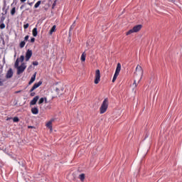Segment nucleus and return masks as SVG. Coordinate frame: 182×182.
<instances>
[{
    "label": "nucleus",
    "mask_w": 182,
    "mask_h": 182,
    "mask_svg": "<svg viewBox=\"0 0 182 182\" xmlns=\"http://www.w3.org/2000/svg\"><path fill=\"white\" fill-rule=\"evenodd\" d=\"M15 68L17 69V75H21V73H23L25 69H26V64L25 63H22L21 66H19V58H18L14 63Z\"/></svg>",
    "instance_id": "1"
},
{
    "label": "nucleus",
    "mask_w": 182,
    "mask_h": 182,
    "mask_svg": "<svg viewBox=\"0 0 182 182\" xmlns=\"http://www.w3.org/2000/svg\"><path fill=\"white\" fill-rule=\"evenodd\" d=\"M108 107H109V99L105 98L103 100L102 104L101 105V107L100 108V114H103V113H106Z\"/></svg>",
    "instance_id": "2"
},
{
    "label": "nucleus",
    "mask_w": 182,
    "mask_h": 182,
    "mask_svg": "<svg viewBox=\"0 0 182 182\" xmlns=\"http://www.w3.org/2000/svg\"><path fill=\"white\" fill-rule=\"evenodd\" d=\"M120 70H122V64L120 63H117V68L114 73V75L112 78V82L114 83L116 82V79H117V76H119L120 73Z\"/></svg>",
    "instance_id": "3"
},
{
    "label": "nucleus",
    "mask_w": 182,
    "mask_h": 182,
    "mask_svg": "<svg viewBox=\"0 0 182 182\" xmlns=\"http://www.w3.org/2000/svg\"><path fill=\"white\" fill-rule=\"evenodd\" d=\"M140 75V78L138 81V83H140V81L141 80V77L143 76V68H141V66L137 65L136 68V72L134 73V75Z\"/></svg>",
    "instance_id": "4"
},
{
    "label": "nucleus",
    "mask_w": 182,
    "mask_h": 182,
    "mask_svg": "<svg viewBox=\"0 0 182 182\" xmlns=\"http://www.w3.org/2000/svg\"><path fill=\"white\" fill-rule=\"evenodd\" d=\"M99 82H100V70H96L94 83L97 85L99 84Z\"/></svg>",
    "instance_id": "5"
},
{
    "label": "nucleus",
    "mask_w": 182,
    "mask_h": 182,
    "mask_svg": "<svg viewBox=\"0 0 182 182\" xmlns=\"http://www.w3.org/2000/svg\"><path fill=\"white\" fill-rule=\"evenodd\" d=\"M32 50L28 49L26 53V61L28 62L31 58H32Z\"/></svg>",
    "instance_id": "6"
},
{
    "label": "nucleus",
    "mask_w": 182,
    "mask_h": 182,
    "mask_svg": "<svg viewBox=\"0 0 182 182\" xmlns=\"http://www.w3.org/2000/svg\"><path fill=\"white\" fill-rule=\"evenodd\" d=\"M42 83V80H40L38 82L35 83L29 92H33V90H35V89H38V87H39V86H41Z\"/></svg>",
    "instance_id": "7"
},
{
    "label": "nucleus",
    "mask_w": 182,
    "mask_h": 182,
    "mask_svg": "<svg viewBox=\"0 0 182 182\" xmlns=\"http://www.w3.org/2000/svg\"><path fill=\"white\" fill-rule=\"evenodd\" d=\"M12 76H14V70H12V68H9L6 74V78L11 79Z\"/></svg>",
    "instance_id": "8"
},
{
    "label": "nucleus",
    "mask_w": 182,
    "mask_h": 182,
    "mask_svg": "<svg viewBox=\"0 0 182 182\" xmlns=\"http://www.w3.org/2000/svg\"><path fill=\"white\" fill-rule=\"evenodd\" d=\"M38 100H39V96H36L30 102L31 106H35L36 103L38 102Z\"/></svg>",
    "instance_id": "9"
},
{
    "label": "nucleus",
    "mask_w": 182,
    "mask_h": 182,
    "mask_svg": "<svg viewBox=\"0 0 182 182\" xmlns=\"http://www.w3.org/2000/svg\"><path fill=\"white\" fill-rule=\"evenodd\" d=\"M141 28H143V26L141 24H139V25L134 26L132 29L136 33V32H139V31H141Z\"/></svg>",
    "instance_id": "10"
},
{
    "label": "nucleus",
    "mask_w": 182,
    "mask_h": 182,
    "mask_svg": "<svg viewBox=\"0 0 182 182\" xmlns=\"http://www.w3.org/2000/svg\"><path fill=\"white\" fill-rule=\"evenodd\" d=\"M55 119H52L46 124V127L50 129V130H52V123H53Z\"/></svg>",
    "instance_id": "11"
},
{
    "label": "nucleus",
    "mask_w": 182,
    "mask_h": 182,
    "mask_svg": "<svg viewBox=\"0 0 182 182\" xmlns=\"http://www.w3.org/2000/svg\"><path fill=\"white\" fill-rule=\"evenodd\" d=\"M36 79V73H35L32 75V77H31L30 81L28 82V85H31V83H33V82H35Z\"/></svg>",
    "instance_id": "12"
},
{
    "label": "nucleus",
    "mask_w": 182,
    "mask_h": 182,
    "mask_svg": "<svg viewBox=\"0 0 182 182\" xmlns=\"http://www.w3.org/2000/svg\"><path fill=\"white\" fill-rule=\"evenodd\" d=\"M75 26H76V21H75L70 27V30H69V36H70V35H72V30L75 28Z\"/></svg>",
    "instance_id": "13"
},
{
    "label": "nucleus",
    "mask_w": 182,
    "mask_h": 182,
    "mask_svg": "<svg viewBox=\"0 0 182 182\" xmlns=\"http://www.w3.org/2000/svg\"><path fill=\"white\" fill-rule=\"evenodd\" d=\"M31 113L33 114H38V113H39V109L37 107H34L31 109Z\"/></svg>",
    "instance_id": "14"
},
{
    "label": "nucleus",
    "mask_w": 182,
    "mask_h": 182,
    "mask_svg": "<svg viewBox=\"0 0 182 182\" xmlns=\"http://www.w3.org/2000/svg\"><path fill=\"white\" fill-rule=\"evenodd\" d=\"M33 36H34V38H36V36H38V28L35 27L33 29Z\"/></svg>",
    "instance_id": "15"
},
{
    "label": "nucleus",
    "mask_w": 182,
    "mask_h": 182,
    "mask_svg": "<svg viewBox=\"0 0 182 182\" xmlns=\"http://www.w3.org/2000/svg\"><path fill=\"white\" fill-rule=\"evenodd\" d=\"M11 16H14L15 14H16V7H13L12 9L11 10Z\"/></svg>",
    "instance_id": "16"
},
{
    "label": "nucleus",
    "mask_w": 182,
    "mask_h": 182,
    "mask_svg": "<svg viewBox=\"0 0 182 182\" xmlns=\"http://www.w3.org/2000/svg\"><path fill=\"white\" fill-rule=\"evenodd\" d=\"M55 31H56V26H53V27L51 28V29L50 30L49 33L50 35H52L53 33V32H55Z\"/></svg>",
    "instance_id": "17"
},
{
    "label": "nucleus",
    "mask_w": 182,
    "mask_h": 182,
    "mask_svg": "<svg viewBox=\"0 0 182 182\" xmlns=\"http://www.w3.org/2000/svg\"><path fill=\"white\" fill-rule=\"evenodd\" d=\"M41 4H42V1H38L34 5L35 9L39 8Z\"/></svg>",
    "instance_id": "18"
},
{
    "label": "nucleus",
    "mask_w": 182,
    "mask_h": 182,
    "mask_svg": "<svg viewBox=\"0 0 182 182\" xmlns=\"http://www.w3.org/2000/svg\"><path fill=\"white\" fill-rule=\"evenodd\" d=\"M85 173H81L79 176V178H80V180H81V181H85Z\"/></svg>",
    "instance_id": "19"
},
{
    "label": "nucleus",
    "mask_w": 182,
    "mask_h": 182,
    "mask_svg": "<svg viewBox=\"0 0 182 182\" xmlns=\"http://www.w3.org/2000/svg\"><path fill=\"white\" fill-rule=\"evenodd\" d=\"M135 33L134 30H133V28H132L126 33V35H127V36H128V35H132V33Z\"/></svg>",
    "instance_id": "20"
},
{
    "label": "nucleus",
    "mask_w": 182,
    "mask_h": 182,
    "mask_svg": "<svg viewBox=\"0 0 182 182\" xmlns=\"http://www.w3.org/2000/svg\"><path fill=\"white\" fill-rule=\"evenodd\" d=\"M81 60L82 62H85L86 60V54H85V53H83L81 55Z\"/></svg>",
    "instance_id": "21"
},
{
    "label": "nucleus",
    "mask_w": 182,
    "mask_h": 182,
    "mask_svg": "<svg viewBox=\"0 0 182 182\" xmlns=\"http://www.w3.org/2000/svg\"><path fill=\"white\" fill-rule=\"evenodd\" d=\"M26 44V43L23 41H21V43H20V45H19V46H20V48H25V45Z\"/></svg>",
    "instance_id": "22"
},
{
    "label": "nucleus",
    "mask_w": 182,
    "mask_h": 182,
    "mask_svg": "<svg viewBox=\"0 0 182 182\" xmlns=\"http://www.w3.org/2000/svg\"><path fill=\"white\" fill-rule=\"evenodd\" d=\"M44 102H45V98L41 97V98H40V100H38V105H42V103H43Z\"/></svg>",
    "instance_id": "23"
},
{
    "label": "nucleus",
    "mask_w": 182,
    "mask_h": 182,
    "mask_svg": "<svg viewBox=\"0 0 182 182\" xmlns=\"http://www.w3.org/2000/svg\"><path fill=\"white\" fill-rule=\"evenodd\" d=\"M13 122H14V123H18V122H19V117H14L13 118Z\"/></svg>",
    "instance_id": "24"
},
{
    "label": "nucleus",
    "mask_w": 182,
    "mask_h": 182,
    "mask_svg": "<svg viewBox=\"0 0 182 182\" xmlns=\"http://www.w3.org/2000/svg\"><path fill=\"white\" fill-rule=\"evenodd\" d=\"M23 60H25V55H22L20 56V58H19V62H23Z\"/></svg>",
    "instance_id": "25"
},
{
    "label": "nucleus",
    "mask_w": 182,
    "mask_h": 182,
    "mask_svg": "<svg viewBox=\"0 0 182 182\" xmlns=\"http://www.w3.org/2000/svg\"><path fill=\"white\" fill-rule=\"evenodd\" d=\"M0 29H5V23H1L0 24Z\"/></svg>",
    "instance_id": "26"
},
{
    "label": "nucleus",
    "mask_w": 182,
    "mask_h": 182,
    "mask_svg": "<svg viewBox=\"0 0 182 182\" xmlns=\"http://www.w3.org/2000/svg\"><path fill=\"white\" fill-rule=\"evenodd\" d=\"M28 28H29V23H27L23 25V28L24 29H28Z\"/></svg>",
    "instance_id": "27"
},
{
    "label": "nucleus",
    "mask_w": 182,
    "mask_h": 182,
    "mask_svg": "<svg viewBox=\"0 0 182 182\" xmlns=\"http://www.w3.org/2000/svg\"><path fill=\"white\" fill-rule=\"evenodd\" d=\"M173 4H174V5L178 6V4H180V1H178V0H173Z\"/></svg>",
    "instance_id": "28"
},
{
    "label": "nucleus",
    "mask_w": 182,
    "mask_h": 182,
    "mask_svg": "<svg viewBox=\"0 0 182 182\" xmlns=\"http://www.w3.org/2000/svg\"><path fill=\"white\" fill-rule=\"evenodd\" d=\"M32 65H33V66H38V65H39V63L38 61H33L32 63Z\"/></svg>",
    "instance_id": "29"
},
{
    "label": "nucleus",
    "mask_w": 182,
    "mask_h": 182,
    "mask_svg": "<svg viewBox=\"0 0 182 182\" xmlns=\"http://www.w3.org/2000/svg\"><path fill=\"white\" fill-rule=\"evenodd\" d=\"M28 39H29V36H26L25 38H24V42L28 41Z\"/></svg>",
    "instance_id": "30"
},
{
    "label": "nucleus",
    "mask_w": 182,
    "mask_h": 182,
    "mask_svg": "<svg viewBox=\"0 0 182 182\" xmlns=\"http://www.w3.org/2000/svg\"><path fill=\"white\" fill-rule=\"evenodd\" d=\"M30 96H31V97H33V96H35V95H36L35 92H30Z\"/></svg>",
    "instance_id": "31"
},
{
    "label": "nucleus",
    "mask_w": 182,
    "mask_h": 182,
    "mask_svg": "<svg viewBox=\"0 0 182 182\" xmlns=\"http://www.w3.org/2000/svg\"><path fill=\"white\" fill-rule=\"evenodd\" d=\"M33 68V66H32V65H29V67L28 68V71L32 70Z\"/></svg>",
    "instance_id": "32"
},
{
    "label": "nucleus",
    "mask_w": 182,
    "mask_h": 182,
    "mask_svg": "<svg viewBox=\"0 0 182 182\" xmlns=\"http://www.w3.org/2000/svg\"><path fill=\"white\" fill-rule=\"evenodd\" d=\"M8 14V9H6L4 13H2V15H6Z\"/></svg>",
    "instance_id": "33"
},
{
    "label": "nucleus",
    "mask_w": 182,
    "mask_h": 182,
    "mask_svg": "<svg viewBox=\"0 0 182 182\" xmlns=\"http://www.w3.org/2000/svg\"><path fill=\"white\" fill-rule=\"evenodd\" d=\"M30 42L31 43H33V42H35V38H31V40H30Z\"/></svg>",
    "instance_id": "34"
},
{
    "label": "nucleus",
    "mask_w": 182,
    "mask_h": 182,
    "mask_svg": "<svg viewBox=\"0 0 182 182\" xmlns=\"http://www.w3.org/2000/svg\"><path fill=\"white\" fill-rule=\"evenodd\" d=\"M56 2H58V0H55V1H54L53 4V8L54 6H56Z\"/></svg>",
    "instance_id": "35"
},
{
    "label": "nucleus",
    "mask_w": 182,
    "mask_h": 182,
    "mask_svg": "<svg viewBox=\"0 0 182 182\" xmlns=\"http://www.w3.org/2000/svg\"><path fill=\"white\" fill-rule=\"evenodd\" d=\"M4 21H5V17L4 16H2L1 18V21L0 22H4Z\"/></svg>",
    "instance_id": "36"
},
{
    "label": "nucleus",
    "mask_w": 182,
    "mask_h": 182,
    "mask_svg": "<svg viewBox=\"0 0 182 182\" xmlns=\"http://www.w3.org/2000/svg\"><path fill=\"white\" fill-rule=\"evenodd\" d=\"M18 164H20L21 165V162H18ZM21 166L22 167H25V164H23V161H21Z\"/></svg>",
    "instance_id": "37"
},
{
    "label": "nucleus",
    "mask_w": 182,
    "mask_h": 182,
    "mask_svg": "<svg viewBox=\"0 0 182 182\" xmlns=\"http://www.w3.org/2000/svg\"><path fill=\"white\" fill-rule=\"evenodd\" d=\"M23 8H25V5L23 4L21 6L20 9L22 10V9H23Z\"/></svg>",
    "instance_id": "38"
},
{
    "label": "nucleus",
    "mask_w": 182,
    "mask_h": 182,
    "mask_svg": "<svg viewBox=\"0 0 182 182\" xmlns=\"http://www.w3.org/2000/svg\"><path fill=\"white\" fill-rule=\"evenodd\" d=\"M28 5H30V6H32L33 5V2L28 3Z\"/></svg>",
    "instance_id": "39"
},
{
    "label": "nucleus",
    "mask_w": 182,
    "mask_h": 182,
    "mask_svg": "<svg viewBox=\"0 0 182 182\" xmlns=\"http://www.w3.org/2000/svg\"><path fill=\"white\" fill-rule=\"evenodd\" d=\"M44 102H45V103H48V98L44 97Z\"/></svg>",
    "instance_id": "40"
},
{
    "label": "nucleus",
    "mask_w": 182,
    "mask_h": 182,
    "mask_svg": "<svg viewBox=\"0 0 182 182\" xmlns=\"http://www.w3.org/2000/svg\"><path fill=\"white\" fill-rule=\"evenodd\" d=\"M168 2H170V4H173V2H174V0H168Z\"/></svg>",
    "instance_id": "41"
},
{
    "label": "nucleus",
    "mask_w": 182,
    "mask_h": 182,
    "mask_svg": "<svg viewBox=\"0 0 182 182\" xmlns=\"http://www.w3.org/2000/svg\"><path fill=\"white\" fill-rule=\"evenodd\" d=\"M0 86H4V82L0 81Z\"/></svg>",
    "instance_id": "42"
},
{
    "label": "nucleus",
    "mask_w": 182,
    "mask_h": 182,
    "mask_svg": "<svg viewBox=\"0 0 182 182\" xmlns=\"http://www.w3.org/2000/svg\"><path fill=\"white\" fill-rule=\"evenodd\" d=\"M134 85H135V87L137 86V83H136V80H134Z\"/></svg>",
    "instance_id": "43"
},
{
    "label": "nucleus",
    "mask_w": 182,
    "mask_h": 182,
    "mask_svg": "<svg viewBox=\"0 0 182 182\" xmlns=\"http://www.w3.org/2000/svg\"><path fill=\"white\" fill-rule=\"evenodd\" d=\"M21 1V2L22 3V4H23V2H26V0H20Z\"/></svg>",
    "instance_id": "44"
},
{
    "label": "nucleus",
    "mask_w": 182,
    "mask_h": 182,
    "mask_svg": "<svg viewBox=\"0 0 182 182\" xmlns=\"http://www.w3.org/2000/svg\"><path fill=\"white\" fill-rule=\"evenodd\" d=\"M28 129H33V126H28Z\"/></svg>",
    "instance_id": "45"
},
{
    "label": "nucleus",
    "mask_w": 182,
    "mask_h": 182,
    "mask_svg": "<svg viewBox=\"0 0 182 182\" xmlns=\"http://www.w3.org/2000/svg\"><path fill=\"white\" fill-rule=\"evenodd\" d=\"M15 93H16V94L21 93V90L16 91Z\"/></svg>",
    "instance_id": "46"
},
{
    "label": "nucleus",
    "mask_w": 182,
    "mask_h": 182,
    "mask_svg": "<svg viewBox=\"0 0 182 182\" xmlns=\"http://www.w3.org/2000/svg\"><path fill=\"white\" fill-rule=\"evenodd\" d=\"M59 90H60L59 88L58 87L55 88V92H59Z\"/></svg>",
    "instance_id": "47"
},
{
    "label": "nucleus",
    "mask_w": 182,
    "mask_h": 182,
    "mask_svg": "<svg viewBox=\"0 0 182 182\" xmlns=\"http://www.w3.org/2000/svg\"><path fill=\"white\" fill-rule=\"evenodd\" d=\"M11 119H12V118H7V119H6V120H11Z\"/></svg>",
    "instance_id": "48"
},
{
    "label": "nucleus",
    "mask_w": 182,
    "mask_h": 182,
    "mask_svg": "<svg viewBox=\"0 0 182 182\" xmlns=\"http://www.w3.org/2000/svg\"><path fill=\"white\" fill-rule=\"evenodd\" d=\"M3 11H5V6L3 8Z\"/></svg>",
    "instance_id": "49"
},
{
    "label": "nucleus",
    "mask_w": 182,
    "mask_h": 182,
    "mask_svg": "<svg viewBox=\"0 0 182 182\" xmlns=\"http://www.w3.org/2000/svg\"><path fill=\"white\" fill-rule=\"evenodd\" d=\"M12 5H14V3H13V4H11V6H12Z\"/></svg>",
    "instance_id": "50"
},
{
    "label": "nucleus",
    "mask_w": 182,
    "mask_h": 182,
    "mask_svg": "<svg viewBox=\"0 0 182 182\" xmlns=\"http://www.w3.org/2000/svg\"><path fill=\"white\" fill-rule=\"evenodd\" d=\"M15 1H16V0H14V2H15Z\"/></svg>",
    "instance_id": "51"
}]
</instances>
